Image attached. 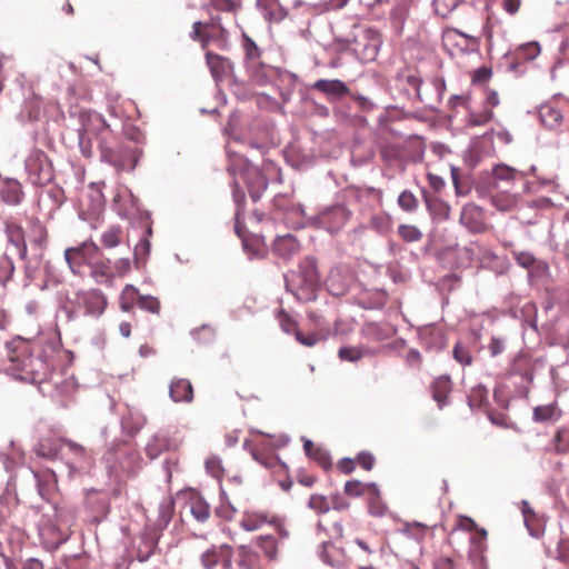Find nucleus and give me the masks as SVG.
Masks as SVG:
<instances>
[{
  "label": "nucleus",
  "mask_w": 569,
  "mask_h": 569,
  "mask_svg": "<svg viewBox=\"0 0 569 569\" xmlns=\"http://www.w3.org/2000/svg\"><path fill=\"white\" fill-rule=\"evenodd\" d=\"M8 366L6 370L13 378L27 382H41L48 376V363L40 356H33L31 342L16 339L7 345Z\"/></svg>",
  "instance_id": "f257e3e1"
},
{
  "label": "nucleus",
  "mask_w": 569,
  "mask_h": 569,
  "mask_svg": "<svg viewBox=\"0 0 569 569\" xmlns=\"http://www.w3.org/2000/svg\"><path fill=\"white\" fill-rule=\"evenodd\" d=\"M288 286L295 288L296 297L302 302H309L317 299V292L320 287V278L316 260L306 258L299 264V269L295 272Z\"/></svg>",
  "instance_id": "f03ea898"
},
{
  "label": "nucleus",
  "mask_w": 569,
  "mask_h": 569,
  "mask_svg": "<svg viewBox=\"0 0 569 569\" xmlns=\"http://www.w3.org/2000/svg\"><path fill=\"white\" fill-rule=\"evenodd\" d=\"M100 248L93 241H83L77 247L67 248L64 250V259L70 269L76 273L100 253Z\"/></svg>",
  "instance_id": "7ed1b4c3"
},
{
  "label": "nucleus",
  "mask_w": 569,
  "mask_h": 569,
  "mask_svg": "<svg viewBox=\"0 0 569 569\" xmlns=\"http://www.w3.org/2000/svg\"><path fill=\"white\" fill-rule=\"evenodd\" d=\"M380 44V36L376 31L367 29L356 37L353 52L362 62H370L377 58Z\"/></svg>",
  "instance_id": "20e7f679"
},
{
  "label": "nucleus",
  "mask_w": 569,
  "mask_h": 569,
  "mask_svg": "<svg viewBox=\"0 0 569 569\" xmlns=\"http://www.w3.org/2000/svg\"><path fill=\"white\" fill-rule=\"evenodd\" d=\"M77 300L84 313L91 317H100L108 305L106 296L98 289L78 292Z\"/></svg>",
  "instance_id": "39448f33"
},
{
  "label": "nucleus",
  "mask_w": 569,
  "mask_h": 569,
  "mask_svg": "<svg viewBox=\"0 0 569 569\" xmlns=\"http://www.w3.org/2000/svg\"><path fill=\"white\" fill-rule=\"evenodd\" d=\"M442 43L443 47L453 54L456 51L463 52L470 46L478 44L479 39L455 28H447L442 33Z\"/></svg>",
  "instance_id": "423d86ee"
},
{
  "label": "nucleus",
  "mask_w": 569,
  "mask_h": 569,
  "mask_svg": "<svg viewBox=\"0 0 569 569\" xmlns=\"http://www.w3.org/2000/svg\"><path fill=\"white\" fill-rule=\"evenodd\" d=\"M192 28V39L202 42H207L213 37H224L226 33L219 16H212L207 22L196 21Z\"/></svg>",
  "instance_id": "0eeeda50"
},
{
  "label": "nucleus",
  "mask_w": 569,
  "mask_h": 569,
  "mask_svg": "<svg viewBox=\"0 0 569 569\" xmlns=\"http://www.w3.org/2000/svg\"><path fill=\"white\" fill-rule=\"evenodd\" d=\"M350 211L345 206H335L321 212L320 223L330 232L339 231L349 220Z\"/></svg>",
  "instance_id": "6e6552de"
},
{
  "label": "nucleus",
  "mask_w": 569,
  "mask_h": 569,
  "mask_svg": "<svg viewBox=\"0 0 569 569\" xmlns=\"http://www.w3.org/2000/svg\"><path fill=\"white\" fill-rule=\"evenodd\" d=\"M244 179L251 199L258 201L268 187V180L262 171L257 167H247Z\"/></svg>",
  "instance_id": "1a4fd4ad"
},
{
  "label": "nucleus",
  "mask_w": 569,
  "mask_h": 569,
  "mask_svg": "<svg viewBox=\"0 0 569 569\" xmlns=\"http://www.w3.org/2000/svg\"><path fill=\"white\" fill-rule=\"evenodd\" d=\"M26 167L30 174L37 176L39 182L51 177L48 156L41 150H34L29 156Z\"/></svg>",
  "instance_id": "9d476101"
},
{
  "label": "nucleus",
  "mask_w": 569,
  "mask_h": 569,
  "mask_svg": "<svg viewBox=\"0 0 569 569\" xmlns=\"http://www.w3.org/2000/svg\"><path fill=\"white\" fill-rule=\"evenodd\" d=\"M4 232L8 241L17 248L20 259L27 260L28 248L24 230L21 224L11 219H8L4 221Z\"/></svg>",
  "instance_id": "9b49d317"
},
{
  "label": "nucleus",
  "mask_w": 569,
  "mask_h": 569,
  "mask_svg": "<svg viewBox=\"0 0 569 569\" xmlns=\"http://www.w3.org/2000/svg\"><path fill=\"white\" fill-rule=\"evenodd\" d=\"M274 515L264 510L249 509L242 513L240 527L246 531H256L264 525H270Z\"/></svg>",
  "instance_id": "f8f14e48"
},
{
  "label": "nucleus",
  "mask_w": 569,
  "mask_h": 569,
  "mask_svg": "<svg viewBox=\"0 0 569 569\" xmlns=\"http://www.w3.org/2000/svg\"><path fill=\"white\" fill-rule=\"evenodd\" d=\"M88 267L90 268V276L98 283H107L114 278L111 260L104 258L101 251Z\"/></svg>",
  "instance_id": "ddd939ff"
},
{
  "label": "nucleus",
  "mask_w": 569,
  "mask_h": 569,
  "mask_svg": "<svg viewBox=\"0 0 569 569\" xmlns=\"http://www.w3.org/2000/svg\"><path fill=\"white\" fill-rule=\"evenodd\" d=\"M320 558L325 563L337 569H346L349 565L343 550L335 546L332 542L322 543Z\"/></svg>",
  "instance_id": "4468645a"
},
{
  "label": "nucleus",
  "mask_w": 569,
  "mask_h": 569,
  "mask_svg": "<svg viewBox=\"0 0 569 569\" xmlns=\"http://www.w3.org/2000/svg\"><path fill=\"white\" fill-rule=\"evenodd\" d=\"M24 197L20 182L16 179L0 180V199L9 204H19Z\"/></svg>",
  "instance_id": "2eb2a0df"
},
{
  "label": "nucleus",
  "mask_w": 569,
  "mask_h": 569,
  "mask_svg": "<svg viewBox=\"0 0 569 569\" xmlns=\"http://www.w3.org/2000/svg\"><path fill=\"white\" fill-rule=\"evenodd\" d=\"M206 59L212 73V77L216 80L221 81L232 73L233 66L228 58H224L217 53L208 52L206 54Z\"/></svg>",
  "instance_id": "dca6fc26"
},
{
  "label": "nucleus",
  "mask_w": 569,
  "mask_h": 569,
  "mask_svg": "<svg viewBox=\"0 0 569 569\" xmlns=\"http://www.w3.org/2000/svg\"><path fill=\"white\" fill-rule=\"evenodd\" d=\"M510 372L520 376L523 381L531 383L533 380L535 360L530 355L520 352L515 357Z\"/></svg>",
  "instance_id": "f3484780"
},
{
  "label": "nucleus",
  "mask_w": 569,
  "mask_h": 569,
  "mask_svg": "<svg viewBox=\"0 0 569 569\" xmlns=\"http://www.w3.org/2000/svg\"><path fill=\"white\" fill-rule=\"evenodd\" d=\"M431 395L439 409L448 405V398L452 390V382L449 376L443 375L436 378L431 386Z\"/></svg>",
  "instance_id": "a211bd4d"
},
{
  "label": "nucleus",
  "mask_w": 569,
  "mask_h": 569,
  "mask_svg": "<svg viewBox=\"0 0 569 569\" xmlns=\"http://www.w3.org/2000/svg\"><path fill=\"white\" fill-rule=\"evenodd\" d=\"M169 392L174 402H190L193 399V388L188 379H173L170 383Z\"/></svg>",
  "instance_id": "6ab92c4d"
},
{
  "label": "nucleus",
  "mask_w": 569,
  "mask_h": 569,
  "mask_svg": "<svg viewBox=\"0 0 569 569\" xmlns=\"http://www.w3.org/2000/svg\"><path fill=\"white\" fill-rule=\"evenodd\" d=\"M412 0H398L390 12L392 28L401 33L409 17Z\"/></svg>",
  "instance_id": "aec40b11"
},
{
  "label": "nucleus",
  "mask_w": 569,
  "mask_h": 569,
  "mask_svg": "<svg viewBox=\"0 0 569 569\" xmlns=\"http://www.w3.org/2000/svg\"><path fill=\"white\" fill-rule=\"evenodd\" d=\"M299 248L297 239L291 234L278 237L273 242V252L283 259H290L298 253Z\"/></svg>",
  "instance_id": "412c9836"
},
{
  "label": "nucleus",
  "mask_w": 569,
  "mask_h": 569,
  "mask_svg": "<svg viewBox=\"0 0 569 569\" xmlns=\"http://www.w3.org/2000/svg\"><path fill=\"white\" fill-rule=\"evenodd\" d=\"M313 89L335 97H343L349 93V88L346 83L338 79H320L315 82Z\"/></svg>",
  "instance_id": "4be33fe9"
},
{
  "label": "nucleus",
  "mask_w": 569,
  "mask_h": 569,
  "mask_svg": "<svg viewBox=\"0 0 569 569\" xmlns=\"http://www.w3.org/2000/svg\"><path fill=\"white\" fill-rule=\"evenodd\" d=\"M29 236L31 242L43 250L48 244V230L46 226L37 218H32L29 220Z\"/></svg>",
  "instance_id": "5701e85b"
},
{
  "label": "nucleus",
  "mask_w": 569,
  "mask_h": 569,
  "mask_svg": "<svg viewBox=\"0 0 569 569\" xmlns=\"http://www.w3.org/2000/svg\"><path fill=\"white\" fill-rule=\"evenodd\" d=\"M63 439H42L36 447L39 457L54 460L60 457Z\"/></svg>",
  "instance_id": "b1692460"
},
{
  "label": "nucleus",
  "mask_w": 569,
  "mask_h": 569,
  "mask_svg": "<svg viewBox=\"0 0 569 569\" xmlns=\"http://www.w3.org/2000/svg\"><path fill=\"white\" fill-rule=\"evenodd\" d=\"M187 507L194 519L199 522H204L210 517V507L208 502L199 495H191L187 501Z\"/></svg>",
  "instance_id": "393cba45"
},
{
  "label": "nucleus",
  "mask_w": 569,
  "mask_h": 569,
  "mask_svg": "<svg viewBox=\"0 0 569 569\" xmlns=\"http://www.w3.org/2000/svg\"><path fill=\"white\" fill-rule=\"evenodd\" d=\"M550 446L556 455L569 453V422L557 429Z\"/></svg>",
  "instance_id": "a878e982"
},
{
  "label": "nucleus",
  "mask_w": 569,
  "mask_h": 569,
  "mask_svg": "<svg viewBox=\"0 0 569 569\" xmlns=\"http://www.w3.org/2000/svg\"><path fill=\"white\" fill-rule=\"evenodd\" d=\"M303 449L307 456L317 461L321 468L327 470L331 467L329 453L325 449L317 447L311 440L305 441Z\"/></svg>",
  "instance_id": "bb28decb"
},
{
  "label": "nucleus",
  "mask_w": 569,
  "mask_h": 569,
  "mask_svg": "<svg viewBox=\"0 0 569 569\" xmlns=\"http://www.w3.org/2000/svg\"><path fill=\"white\" fill-rule=\"evenodd\" d=\"M366 492L378 496V485L375 482L363 483L356 479L345 483V493L350 497H360Z\"/></svg>",
  "instance_id": "cd10ccee"
},
{
  "label": "nucleus",
  "mask_w": 569,
  "mask_h": 569,
  "mask_svg": "<svg viewBox=\"0 0 569 569\" xmlns=\"http://www.w3.org/2000/svg\"><path fill=\"white\" fill-rule=\"evenodd\" d=\"M562 412L558 408L557 403H549L545 406H538L533 409L535 421H557L561 418Z\"/></svg>",
  "instance_id": "c85d7f7f"
},
{
  "label": "nucleus",
  "mask_w": 569,
  "mask_h": 569,
  "mask_svg": "<svg viewBox=\"0 0 569 569\" xmlns=\"http://www.w3.org/2000/svg\"><path fill=\"white\" fill-rule=\"evenodd\" d=\"M237 565L242 569H260L259 555L249 548L241 546L238 550Z\"/></svg>",
  "instance_id": "c756f323"
},
{
  "label": "nucleus",
  "mask_w": 569,
  "mask_h": 569,
  "mask_svg": "<svg viewBox=\"0 0 569 569\" xmlns=\"http://www.w3.org/2000/svg\"><path fill=\"white\" fill-rule=\"evenodd\" d=\"M123 239V231L120 226H111L102 232L100 241L106 249H112L119 246Z\"/></svg>",
  "instance_id": "7c9ffc66"
},
{
  "label": "nucleus",
  "mask_w": 569,
  "mask_h": 569,
  "mask_svg": "<svg viewBox=\"0 0 569 569\" xmlns=\"http://www.w3.org/2000/svg\"><path fill=\"white\" fill-rule=\"evenodd\" d=\"M493 119V111L485 108L480 111L469 110L466 117V123L470 127L486 126Z\"/></svg>",
  "instance_id": "2f4dec72"
},
{
  "label": "nucleus",
  "mask_w": 569,
  "mask_h": 569,
  "mask_svg": "<svg viewBox=\"0 0 569 569\" xmlns=\"http://www.w3.org/2000/svg\"><path fill=\"white\" fill-rule=\"evenodd\" d=\"M488 403V390L479 385L473 387L468 395V405L471 409L485 408Z\"/></svg>",
  "instance_id": "473e14b6"
},
{
  "label": "nucleus",
  "mask_w": 569,
  "mask_h": 569,
  "mask_svg": "<svg viewBox=\"0 0 569 569\" xmlns=\"http://www.w3.org/2000/svg\"><path fill=\"white\" fill-rule=\"evenodd\" d=\"M257 546L271 560L277 558L278 542L273 536L266 535L257 538Z\"/></svg>",
  "instance_id": "72a5a7b5"
},
{
  "label": "nucleus",
  "mask_w": 569,
  "mask_h": 569,
  "mask_svg": "<svg viewBox=\"0 0 569 569\" xmlns=\"http://www.w3.org/2000/svg\"><path fill=\"white\" fill-rule=\"evenodd\" d=\"M138 289L132 284H127L120 295V307L123 311H131L134 302L138 303L139 298Z\"/></svg>",
  "instance_id": "f704fd0d"
},
{
  "label": "nucleus",
  "mask_w": 569,
  "mask_h": 569,
  "mask_svg": "<svg viewBox=\"0 0 569 569\" xmlns=\"http://www.w3.org/2000/svg\"><path fill=\"white\" fill-rule=\"evenodd\" d=\"M38 480V487L41 496L49 493L57 486V476L52 470H48L42 475L34 473Z\"/></svg>",
  "instance_id": "c9c22d12"
},
{
  "label": "nucleus",
  "mask_w": 569,
  "mask_h": 569,
  "mask_svg": "<svg viewBox=\"0 0 569 569\" xmlns=\"http://www.w3.org/2000/svg\"><path fill=\"white\" fill-rule=\"evenodd\" d=\"M221 546H212L206 550L200 557L202 567L204 569H213L221 559Z\"/></svg>",
  "instance_id": "e433bc0d"
},
{
  "label": "nucleus",
  "mask_w": 569,
  "mask_h": 569,
  "mask_svg": "<svg viewBox=\"0 0 569 569\" xmlns=\"http://www.w3.org/2000/svg\"><path fill=\"white\" fill-rule=\"evenodd\" d=\"M427 206L431 214L439 220H447L450 216V206L440 199L427 201Z\"/></svg>",
  "instance_id": "4c0bfd02"
},
{
  "label": "nucleus",
  "mask_w": 569,
  "mask_h": 569,
  "mask_svg": "<svg viewBox=\"0 0 569 569\" xmlns=\"http://www.w3.org/2000/svg\"><path fill=\"white\" fill-rule=\"evenodd\" d=\"M370 227L379 233H387L391 230L392 220L387 213L375 214L370 218Z\"/></svg>",
  "instance_id": "58836bf2"
},
{
  "label": "nucleus",
  "mask_w": 569,
  "mask_h": 569,
  "mask_svg": "<svg viewBox=\"0 0 569 569\" xmlns=\"http://www.w3.org/2000/svg\"><path fill=\"white\" fill-rule=\"evenodd\" d=\"M169 447V442L166 438L162 437H153L146 447V452L149 458L156 459L159 455L167 450Z\"/></svg>",
  "instance_id": "ea45409f"
},
{
  "label": "nucleus",
  "mask_w": 569,
  "mask_h": 569,
  "mask_svg": "<svg viewBox=\"0 0 569 569\" xmlns=\"http://www.w3.org/2000/svg\"><path fill=\"white\" fill-rule=\"evenodd\" d=\"M398 234L406 242H417L422 239V232L412 224H400L398 227Z\"/></svg>",
  "instance_id": "a19ab883"
},
{
  "label": "nucleus",
  "mask_w": 569,
  "mask_h": 569,
  "mask_svg": "<svg viewBox=\"0 0 569 569\" xmlns=\"http://www.w3.org/2000/svg\"><path fill=\"white\" fill-rule=\"evenodd\" d=\"M462 0H433V8L438 16L448 17Z\"/></svg>",
  "instance_id": "79ce46f5"
},
{
  "label": "nucleus",
  "mask_w": 569,
  "mask_h": 569,
  "mask_svg": "<svg viewBox=\"0 0 569 569\" xmlns=\"http://www.w3.org/2000/svg\"><path fill=\"white\" fill-rule=\"evenodd\" d=\"M14 264L7 254L0 256V283L6 284L13 276Z\"/></svg>",
  "instance_id": "37998d69"
},
{
  "label": "nucleus",
  "mask_w": 569,
  "mask_h": 569,
  "mask_svg": "<svg viewBox=\"0 0 569 569\" xmlns=\"http://www.w3.org/2000/svg\"><path fill=\"white\" fill-rule=\"evenodd\" d=\"M398 204L402 210L413 212L418 208V199L411 191L405 190L398 197Z\"/></svg>",
  "instance_id": "c03bdc74"
},
{
  "label": "nucleus",
  "mask_w": 569,
  "mask_h": 569,
  "mask_svg": "<svg viewBox=\"0 0 569 569\" xmlns=\"http://www.w3.org/2000/svg\"><path fill=\"white\" fill-rule=\"evenodd\" d=\"M492 68L482 66L471 72V83L476 86H486L492 78Z\"/></svg>",
  "instance_id": "a18cd8bd"
},
{
  "label": "nucleus",
  "mask_w": 569,
  "mask_h": 569,
  "mask_svg": "<svg viewBox=\"0 0 569 569\" xmlns=\"http://www.w3.org/2000/svg\"><path fill=\"white\" fill-rule=\"evenodd\" d=\"M244 479L240 475L229 477L227 480L226 488L221 487L222 495H227L229 491L231 495H240L243 491Z\"/></svg>",
  "instance_id": "49530a36"
},
{
  "label": "nucleus",
  "mask_w": 569,
  "mask_h": 569,
  "mask_svg": "<svg viewBox=\"0 0 569 569\" xmlns=\"http://www.w3.org/2000/svg\"><path fill=\"white\" fill-rule=\"evenodd\" d=\"M204 466H206L207 472L210 476H212L216 479H221V477L224 472V468H223L222 461L219 457L211 456V457L207 458Z\"/></svg>",
  "instance_id": "de8ad7c7"
},
{
  "label": "nucleus",
  "mask_w": 569,
  "mask_h": 569,
  "mask_svg": "<svg viewBox=\"0 0 569 569\" xmlns=\"http://www.w3.org/2000/svg\"><path fill=\"white\" fill-rule=\"evenodd\" d=\"M452 356L456 361H458L462 366H469L472 362V356L467 346L461 342H457L453 350Z\"/></svg>",
  "instance_id": "09e8293b"
},
{
  "label": "nucleus",
  "mask_w": 569,
  "mask_h": 569,
  "mask_svg": "<svg viewBox=\"0 0 569 569\" xmlns=\"http://www.w3.org/2000/svg\"><path fill=\"white\" fill-rule=\"evenodd\" d=\"M243 50L247 60L250 61L252 64H254L260 58V49L254 43V41L247 34L243 36Z\"/></svg>",
  "instance_id": "8fccbe9b"
},
{
  "label": "nucleus",
  "mask_w": 569,
  "mask_h": 569,
  "mask_svg": "<svg viewBox=\"0 0 569 569\" xmlns=\"http://www.w3.org/2000/svg\"><path fill=\"white\" fill-rule=\"evenodd\" d=\"M308 506L317 513H326L330 510V505L327 497L318 493L310 497Z\"/></svg>",
  "instance_id": "3c124183"
},
{
  "label": "nucleus",
  "mask_w": 569,
  "mask_h": 569,
  "mask_svg": "<svg viewBox=\"0 0 569 569\" xmlns=\"http://www.w3.org/2000/svg\"><path fill=\"white\" fill-rule=\"evenodd\" d=\"M492 174L495 180L509 182L515 180L517 171L513 168L508 167L506 164H498L493 168Z\"/></svg>",
  "instance_id": "603ef678"
},
{
  "label": "nucleus",
  "mask_w": 569,
  "mask_h": 569,
  "mask_svg": "<svg viewBox=\"0 0 569 569\" xmlns=\"http://www.w3.org/2000/svg\"><path fill=\"white\" fill-rule=\"evenodd\" d=\"M63 446H66L73 455L76 462H83L87 460L88 453L83 446L68 439H63L62 447Z\"/></svg>",
  "instance_id": "864d4df0"
},
{
  "label": "nucleus",
  "mask_w": 569,
  "mask_h": 569,
  "mask_svg": "<svg viewBox=\"0 0 569 569\" xmlns=\"http://www.w3.org/2000/svg\"><path fill=\"white\" fill-rule=\"evenodd\" d=\"M138 306L151 313L158 315L160 311V301L158 298L152 296H139L138 298Z\"/></svg>",
  "instance_id": "5fc2aeb1"
},
{
  "label": "nucleus",
  "mask_w": 569,
  "mask_h": 569,
  "mask_svg": "<svg viewBox=\"0 0 569 569\" xmlns=\"http://www.w3.org/2000/svg\"><path fill=\"white\" fill-rule=\"evenodd\" d=\"M142 545L144 546L146 550L143 551L141 548L139 549V560L146 561L148 560L153 553L158 545V539L149 536H144L142 539Z\"/></svg>",
  "instance_id": "6e6d98bb"
},
{
  "label": "nucleus",
  "mask_w": 569,
  "mask_h": 569,
  "mask_svg": "<svg viewBox=\"0 0 569 569\" xmlns=\"http://www.w3.org/2000/svg\"><path fill=\"white\" fill-rule=\"evenodd\" d=\"M475 533L470 538L471 546L475 550H477L479 553L483 552L486 549V540L488 532L483 528H478Z\"/></svg>",
  "instance_id": "4d7b16f0"
},
{
  "label": "nucleus",
  "mask_w": 569,
  "mask_h": 569,
  "mask_svg": "<svg viewBox=\"0 0 569 569\" xmlns=\"http://www.w3.org/2000/svg\"><path fill=\"white\" fill-rule=\"evenodd\" d=\"M369 511L375 517H382L387 511V506L381 501L379 489L378 496L370 495Z\"/></svg>",
  "instance_id": "13d9d810"
},
{
  "label": "nucleus",
  "mask_w": 569,
  "mask_h": 569,
  "mask_svg": "<svg viewBox=\"0 0 569 569\" xmlns=\"http://www.w3.org/2000/svg\"><path fill=\"white\" fill-rule=\"evenodd\" d=\"M278 320L284 332H293L296 335V330H298L297 322L290 317L288 312H286L284 310H280L278 312Z\"/></svg>",
  "instance_id": "bf43d9fd"
},
{
  "label": "nucleus",
  "mask_w": 569,
  "mask_h": 569,
  "mask_svg": "<svg viewBox=\"0 0 569 569\" xmlns=\"http://www.w3.org/2000/svg\"><path fill=\"white\" fill-rule=\"evenodd\" d=\"M540 116L542 121L548 123L549 126L560 123L562 120V114L560 113V111L551 107L542 108Z\"/></svg>",
  "instance_id": "052dcab7"
},
{
  "label": "nucleus",
  "mask_w": 569,
  "mask_h": 569,
  "mask_svg": "<svg viewBox=\"0 0 569 569\" xmlns=\"http://www.w3.org/2000/svg\"><path fill=\"white\" fill-rule=\"evenodd\" d=\"M114 277H123L131 271V261L129 258H120L112 264Z\"/></svg>",
  "instance_id": "680f3d73"
},
{
  "label": "nucleus",
  "mask_w": 569,
  "mask_h": 569,
  "mask_svg": "<svg viewBox=\"0 0 569 569\" xmlns=\"http://www.w3.org/2000/svg\"><path fill=\"white\" fill-rule=\"evenodd\" d=\"M478 213V209L473 206H466L462 209L460 221L471 230H477V227L472 224V218Z\"/></svg>",
  "instance_id": "e2e57ef3"
},
{
  "label": "nucleus",
  "mask_w": 569,
  "mask_h": 569,
  "mask_svg": "<svg viewBox=\"0 0 569 569\" xmlns=\"http://www.w3.org/2000/svg\"><path fill=\"white\" fill-rule=\"evenodd\" d=\"M81 130L83 131V133L80 134V141H79L81 153L86 158H90L92 156L91 142H90V140L86 139L84 133L91 131L92 129L89 127V124L83 123Z\"/></svg>",
  "instance_id": "0e129e2a"
},
{
  "label": "nucleus",
  "mask_w": 569,
  "mask_h": 569,
  "mask_svg": "<svg viewBox=\"0 0 569 569\" xmlns=\"http://www.w3.org/2000/svg\"><path fill=\"white\" fill-rule=\"evenodd\" d=\"M356 462H358L362 469L370 471L375 466L376 459L371 452L361 451L358 453Z\"/></svg>",
  "instance_id": "69168bd1"
},
{
  "label": "nucleus",
  "mask_w": 569,
  "mask_h": 569,
  "mask_svg": "<svg viewBox=\"0 0 569 569\" xmlns=\"http://www.w3.org/2000/svg\"><path fill=\"white\" fill-rule=\"evenodd\" d=\"M339 357L347 361H357L361 358V351L357 348L343 347L339 349Z\"/></svg>",
  "instance_id": "338daca9"
},
{
  "label": "nucleus",
  "mask_w": 569,
  "mask_h": 569,
  "mask_svg": "<svg viewBox=\"0 0 569 569\" xmlns=\"http://www.w3.org/2000/svg\"><path fill=\"white\" fill-rule=\"evenodd\" d=\"M486 100H485V108L493 109L500 104L499 94L495 89H491L489 87H486Z\"/></svg>",
  "instance_id": "774afa93"
}]
</instances>
